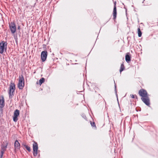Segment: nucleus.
Returning a JSON list of instances; mask_svg holds the SVG:
<instances>
[{
  "label": "nucleus",
  "instance_id": "6ab92c4d",
  "mask_svg": "<svg viewBox=\"0 0 158 158\" xmlns=\"http://www.w3.org/2000/svg\"><path fill=\"white\" fill-rule=\"evenodd\" d=\"M82 117L85 120H87V118L86 117L84 114L82 115Z\"/></svg>",
  "mask_w": 158,
  "mask_h": 158
},
{
  "label": "nucleus",
  "instance_id": "a211bd4d",
  "mask_svg": "<svg viewBox=\"0 0 158 158\" xmlns=\"http://www.w3.org/2000/svg\"><path fill=\"white\" fill-rule=\"evenodd\" d=\"M45 81V79L44 78H42L39 80V84L41 85Z\"/></svg>",
  "mask_w": 158,
  "mask_h": 158
},
{
  "label": "nucleus",
  "instance_id": "4468645a",
  "mask_svg": "<svg viewBox=\"0 0 158 158\" xmlns=\"http://www.w3.org/2000/svg\"><path fill=\"white\" fill-rule=\"evenodd\" d=\"M22 145L29 152H30L31 151V148L30 147L28 146L25 143H23L22 144Z\"/></svg>",
  "mask_w": 158,
  "mask_h": 158
},
{
  "label": "nucleus",
  "instance_id": "0eeeda50",
  "mask_svg": "<svg viewBox=\"0 0 158 158\" xmlns=\"http://www.w3.org/2000/svg\"><path fill=\"white\" fill-rule=\"evenodd\" d=\"M19 114V110L18 109L15 110L14 112L13 117V120L15 122H16L18 120V117Z\"/></svg>",
  "mask_w": 158,
  "mask_h": 158
},
{
  "label": "nucleus",
  "instance_id": "dca6fc26",
  "mask_svg": "<svg viewBox=\"0 0 158 158\" xmlns=\"http://www.w3.org/2000/svg\"><path fill=\"white\" fill-rule=\"evenodd\" d=\"M138 33L139 37H140L142 35V32L140 31V27L139 26V27L138 28Z\"/></svg>",
  "mask_w": 158,
  "mask_h": 158
},
{
  "label": "nucleus",
  "instance_id": "5701e85b",
  "mask_svg": "<svg viewBox=\"0 0 158 158\" xmlns=\"http://www.w3.org/2000/svg\"><path fill=\"white\" fill-rule=\"evenodd\" d=\"M18 28V30H20V26H18V28Z\"/></svg>",
  "mask_w": 158,
  "mask_h": 158
},
{
  "label": "nucleus",
  "instance_id": "9b49d317",
  "mask_svg": "<svg viewBox=\"0 0 158 158\" xmlns=\"http://www.w3.org/2000/svg\"><path fill=\"white\" fill-rule=\"evenodd\" d=\"M5 106V100L3 96H0V108H2Z\"/></svg>",
  "mask_w": 158,
  "mask_h": 158
},
{
  "label": "nucleus",
  "instance_id": "423d86ee",
  "mask_svg": "<svg viewBox=\"0 0 158 158\" xmlns=\"http://www.w3.org/2000/svg\"><path fill=\"white\" fill-rule=\"evenodd\" d=\"M33 155L34 156H36L37 155V151L38 150V145L37 143L34 141L33 144Z\"/></svg>",
  "mask_w": 158,
  "mask_h": 158
},
{
  "label": "nucleus",
  "instance_id": "aec40b11",
  "mask_svg": "<svg viewBox=\"0 0 158 158\" xmlns=\"http://www.w3.org/2000/svg\"><path fill=\"white\" fill-rule=\"evenodd\" d=\"M130 96L132 98H135V95H134L133 94H131L130 95Z\"/></svg>",
  "mask_w": 158,
  "mask_h": 158
},
{
  "label": "nucleus",
  "instance_id": "20e7f679",
  "mask_svg": "<svg viewBox=\"0 0 158 158\" xmlns=\"http://www.w3.org/2000/svg\"><path fill=\"white\" fill-rule=\"evenodd\" d=\"M15 89V85L14 83H11L10 86V90L9 92V94L10 95V98L12 97V95H13V93L14 92Z\"/></svg>",
  "mask_w": 158,
  "mask_h": 158
},
{
  "label": "nucleus",
  "instance_id": "7ed1b4c3",
  "mask_svg": "<svg viewBox=\"0 0 158 158\" xmlns=\"http://www.w3.org/2000/svg\"><path fill=\"white\" fill-rule=\"evenodd\" d=\"M24 86V80L23 77L21 75L19 77L18 87L19 89H22Z\"/></svg>",
  "mask_w": 158,
  "mask_h": 158
},
{
  "label": "nucleus",
  "instance_id": "1a4fd4ad",
  "mask_svg": "<svg viewBox=\"0 0 158 158\" xmlns=\"http://www.w3.org/2000/svg\"><path fill=\"white\" fill-rule=\"evenodd\" d=\"M6 144L4 145H2L1 147V153L4 154V152L6 150V149L7 147V146L8 144V143L7 141L5 142Z\"/></svg>",
  "mask_w": 158,
  "mask_h": 158
},
{
  "label": "nucleus",
  "instance_id": "b1692460",
  "mask_svg": "<svg viewBox=\"0 0 158 158\" xmlns=\"http://www.w3.org/2000/svg\"><path fill=\"white\" fill-rule=\"evenodd\" d=\"M114 81V84H115V85H114L115 88V89H116V84H115V81Z\"/></svg>",
  "mask_w": 158,
  "mask_h": 158
},
{
  "label": "nucleus",
  "instance_id": "9d476101",
  "mask_svg": "<svg viewBox=\"0 0 158 158\" xmlns=\"http://www.w3.org/2000/svg\"><path fill=\"white\" fill-rule=\"evenodd\" d=\"M113 19L114 20L116 19L117 17V9L116 7V2H115L114 3V9L113 10Z\"/></svg>",
  "mask_w": 158,
  "mask_h": 158
},
{
  "label": "nucleus",
  "instance_id": "39448f33",
  "mask_svg": "<svg viewBox=\"0 0 158 158\" xmlns=\"http://www.w3.org/2000/svg\"><path fill=\"white\" fill-rule=\"evenodd\" d=\"M9 27L11 33L14 34L16 31V26L14 22H11L9 23Z\"/></svg>",
  "mask_w": 158,
  "mask_h": 158
},
{
  "label": "nucleus",
  "instance_id": "6e6552de",
  "mask_svg": "<svg viewBox=\"0 0 158 158\" xmlns=\"http://www.w3.org/2000/svg\"><path fill=\"white\" fill-rule=\"evenodd\" d=\"M48 54L47 51H43L41 53V58L43 62L45 61L47 58Z\"/></svg>",
  "mask_w": 158,
  "mask_h": 158
},
{
  "label": "nucleus",
  "instance_id": "ddd939ff",
  "mask_svg": "<svg viewBox=\"0 0 158 158\" xmlns=\"http://www.w3.org/2000/svg\"><path fill=\"white\" fill-rule=\"evenodd\" d=\"M131 57L129 53H127L125 56V60L126 61L129 63L131 61Z\"/></svg>",
  "mask_w": 158,
  "mask_h": 158
},
{
  "label": "nucleus",
  "instance_id": "2eb2a0df",
  "mask_svg": "<svg viewBox=\"0 0 158 158\" xmlns=\"http://www.w3.org/2000/svg\"><path fill=\"white\" fill-rule=\"evenodd\" d=\"M125 67L124 66L123 63L121 64V66L120 67V69L119 70L120 72L121 73V72L123 71Z\"/></svg>",
  "mask_w": 158,
  "mask_h": 158
},
{
  "label": "nucleus",
  "instance_id": "412c9836",
  "mask_svg": "<svg viewBox=\"0 0 158 158\" xmlns=\"http://www.w3.org/2000/svg\"><path fill=\"white\" fill-rule=\"evenodd\" d=\"M3 154L1 153L0 156V158H2V156H3Z\"/></svg>",
  "mask_w": 158,
  "mask_h": 158
},
{
  "label": "nucleus",
  "instance_id": "f8f14e48",
  "mask_svg": "<svg viewBox=\"0 0 158 158\" xmlns=\"http://www.w3.org/2000/svg\"><path fill=\"white\" fill-rule=\"evenodd\" d=\"M15 150L19 149L20 148V144L18 141L16 140L14 143Z\"/></svg>",
  "mask_w": 158,
  "mask_h": 158
},
{
  "label": "nucleus",
  "instance_id": "4be33fe9",
  "mask_svg": "<svg viewBox=\"0 0 158 158\" xmlns=\"http://www.w3.org/2000/svg\"><path fill=\"white\" fill-rule=\"evenodd\" d=\"M135 98H136L137 99H138V97L136 95H135Z\"/></svg>",
  "mask_w": 158,
  "mask_h": 158
},
{
  "label": "nucleus",
  "instance_id": "f257e3e1",
  "mask_svg": "<svg viewBox=\"0 0 158 158\" xmlns=\"http://www.w3.org/2000/svg\"><path fill=\"white\" fill-rule=\"evenodd\" d=\"M139 95L141 97V100L147 106L150 105V99L149 94L147 91L144 89H141L139 91Z\"/></svg>",
  "mask_w": 158,
  "mask_h": 158
},
{
  "label": "nucleus",
  "instance_id": "393cba45",
  "mask_svg": "<svg viewBox=\"0 0 158 158\" xmlns=\"http://www.w3.org/2000/svg\"><path fill=\"white\" fill-rule=\"evenodd\" d=\"M125 8V9H126V14H127V9L126 8Z\"/></svg>",
  "mask_w": 158,
  "mask_h": 158
},
{
  "label": "nucleus",
  "instance_id": "f3484780",
  "mask_svg": "<svg viewBox=\"0 0 158 158\" xmlns=\"http://www.w3.org/2000/svg\"><path fill=\"white\" fill-rule=\"evenodd\" d=\"M90 124L92 127L95 129H96L97 127L96 126L94 122H92L91 121L90 122Z\"/></svg>",
  "mask_w": 158,
  "mask_h": 158
},
{
  "label": "nucleus",
  "instance_id": "f03ea898",
  "mask_svg": "<svg viewBox=\"0 0 158 158\" xmlns=\"http://www.w3.org/2000/svg\"><path fill=\"white\" fill-rule=\"evenodd\" d=\"M7 43L6 42L4 41L0 43V53L2 54L4 51H6L7 50Z\"/></svg>",
  "mask_w": 158,
  "mask_h": 158
}]
</instances>
